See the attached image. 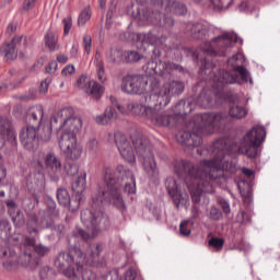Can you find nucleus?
<instances>
[{"label": "nucleus", "mask_w": 280, "mask_h": 280, "mask_svg": "<svg viewBox=\"0 0 280 280\" xmlns=\"http://www.w3.org/2000/svg\"><path fill=\"white\" fill-rule=\"evenodd\" d=\"M266 141V128L255 126L237 140L220 138L211 147L212 160H205L196 165L187 160L172 163L176 176L184 180L189 189L192 202L198 205L202 194H213L215 185H222L224 172L231 170L228 156L242 154L256 159L259 145Z\"/></svg>", "instance_id": "f257e3e1"}, {"label": "nucleus", "mask_w": 280, "mask_h": 280, "mask_svg": "<svg viewBox=\"0 0 280 280\" xmlns=\"http://www.w3.org/2000/svg\"><path fill=\"white\" fill-rule=\"evenodd\" d=\"M234 38L235 35L224 33L211 42L201 44L192 52L196 60H201V73L205 75L210 74V78H212V89L203 88L195 98L197 106L201 108H213L217 104H222L226 97L223 90L224 84H237L241 80L242 82H248L250 73L243 66L246 59L241 52H237L228 60V65L232 67V70H220L218 74L211 73V69H215L213 58H217V56H228L233 45H235L233 43Z\"/></svg>", "instance_id": "f03ea898"}, {"label": "nucleus", "mask_w": 280, "mask_h": 280, "mask_svg": "<svg viewBox=\"0 0 280 280\" xmlns=\"http://www.w3.org/2000/svg\"><path fill=\"white\" fill-rule=\"evenodd\" d=\"M104 183L105 185L98 186L92 195V210L85 209L81 212V222L88 229V232L77 226L72 233L74 240L88 242V240L95 237L102 231V224L108 222L102 211L103 205H113L119 211H126V203L121 192H119L121 187H125L127 194L137 192L135 174L124 165H118L116 168L105 167Z\"/></svg>", "instance_id": "7ed1b4c3"}, {"label": "nucleus", "mask_w": 280, "mask_h": 280, "mask_svg": "<svg viewBox=\"0 0 280 280\" xmlns=\"http://www.w3.org/2000/svg\"><path fill=\"white\" fill-rule=\"evenodd\" d=\"M102 253H104L102 244L90 245L85 254L78 246H71L69 253L58 254L55 259V268H58L65 277L71 280H93L95 273L89 267L104 268Z\"/></svg>", "instance_id": "20e7f679"}, {"label": "nucleus", "mask_w": 280, "mask_h": 280, "mask_svg": "<svg viewBox=\"0 0 280 280\" xmlns=\"http://www.w3.org/2000/svg\"><path fill=\"white\" fill-rule=\"evenodd\" d=\"M50 128L61 131L58 144L66 159L70 161L82 159L84 148L78 143L77 136L82 129V118L75 116L73 108L65 107L57 112L51 118Z\"/></svg>", "instance_id": "39448f33"}, {"label": "nucleus", "mask_w": 280, "mask_h": 280, "mask_svg": "<svg viewBox=\"0 0 280 280\" xmlns=\"http://www.w3.org/2000/svg\"><path fill=\"white\" fill-rule=\"evenodd\" d=\"M137 42L141 43L142 47L148 49L149 54L151 51V60L148 61L143 67L147 75H160V78H172L174 72L183 73L185 68L178 63L172 61L163 62L161 58V48L160 45H163L167 49H178V46L174 44H168L170 38L156 35V30H153L149 33H138L136 35Z\"/></svg>", "instance_id": "423d86ee"}, {"label": "nucleus", "mask_w": 280, "mask_h": 280, "mask_svg": "<svg viewBox=\"0 0 280 280\" xmlns=\"http://www.w3.org/2000/svg\"><path fill=\"white\" fill-rule=\"evenodd\" d=\"M226 124H229L226 114H198L186 122L184 130L177 132L176 139L186 148H199L202 145L205 135H213L215 130H224Z\"/></svg>", "instance_id": "0eeeda50"}, {"label": "nucleus", "mask_w": 280, "mask_h": 280, "mask_svg": "<svg viewBox=\"0 0 280 280\" xmlns=\"http://www.w3.org/2000/svg\"><path fill=\"white\" fill-rule=\"evenodd\" d=\"M151 3L154 8L163 10L164 14H161V11L140 9L139 7H136L135 11V2H130V4L127 5L126 12L128 16L137 19L140 25H154L163 30L174 27L173 14L177 16L187 14V7L178 0H151Z\"/></svg>", "instance_id": "6e6552de"}, {"label": "nucleus", "mask_w": 280, "mask_h": 280, "mask_svg": "<svg viewBox=\"0 0 280 280\" xmlns=\"http://www.w3.org/2000/svg\"><path fill=\"white\" fill-rule=\"evenodd\" d=\"M32 248L38 257H45L49 253V247L43 244L36 245V240L30 236H23L22 243L15 247V250L0 246V259H3L2 266L4 270L14 272L19 270V266L34 270L38 266V259L32 256Z\"/></svg>", "instance_id": "1a4fd4ad"}, {"label": "nucleus", "mask_w": 280, "mask_h": 280, "mask_svg": "<svg viewBox=\"0 0 280 280\" xmlns=\"http://www.w3.org/2000/svg\"><path fill=\"white\" fill-rule=\"evenodd\" d=\"M163 108L165 106H163L161 101L156 100L155 95L144 96L141 103H131L129 105V110H132L136 117L147 119V121H151L158 128L178 126L172 112H165Z\"/></svg>", "instance_id": "9d476101"}, {"label": "nucleus", "mask_w": 280, "mask_h": 280, "mask_svg": "<svg viewBox=\"0 0 280 280\" xmlns=\"http://www.w3.org/2000/svg\"><path fill=\"white\" fill-rule=\"evenodd\" d=\"M131 143L138 156H142L143 170L152 183H159V167H156V160L150 147V140L140 133H133L130 137Z\"/></svg>", "instance_id": "9b49d317"}, {"label": "nucleus", "mask_w": 280, "mask_h": 280, "mask_svg": "<svg viewBox=\"0 0 280 280\" xmlns=\"http://www.w3.org/2000/svg\"><path fill=\"white\" fill-rule=\"evenodd\" d=\"M44 115L45 108L43 105H34L30 107L26 114L27 126L20 132V141L26 150H34L38 128H40V124H43Z\"/></svg>", "instance_id": "f8f14e48"}, {"label": "nucleus", "mask_w": 280, "mask_h": 280, "mask_svg": "<svg viewBox=\"0 0 280 280\" xmlns=\"http://www.w3.org/2000/svg\"><path fill=\"white\" fill-rule=\"evenodd\" d=\"M46 210H39L38 214H31L26 222L28 233H38L40 229H51L54 219L58 215L56 210V201L54 198L46 196L44 198Z\"/></svg>", "instance_id": "ddd939ff"}, {"label": "nucleus", "mask_w": 280, "mask_h": 280, "mask_svg": "<svg viewBox=\"0 0 280 280\" xmlns=\"http://www.w3.org/2000/svg\"><path fill=\"white\" fill-rule=\"evenodd\" d=\"M160 84L161 81L156 77L151 79L149 95H154L155 100L163 104V106H167L174 95H180L185 91V83L182 81H171L164 83L162 88H160Z\"/></svg>", "instance_id": "4468645a"}, {"label": "nucleus", "mask_w": 280, "mask_h": 280, "mask_svg": "<svg viewBox=\"0 0 280 280\" xmlns=\"http://www.w3.org/2000/svg\"><path fill=\"white\" fill-rule=\"evenodd\" d=\"M156 77L148 78L143 74H127L122 77L120 91L126 95H144L145 97L150 95V82Z\"/></svg>", "instance_id": "2eb2a0df"}, {"label": "nucleus", "mask_w": 280, "mask_h": 280, "mask_svg": "<svg viewBox=\"0 0 280 280\" xmlns=\"http://www.w3.org/2000/svg\"><path fill=\"white\" fill-rule=\"evenodd\" d=\"M5 141L11 145H16V132L12 120L8 116H0V150L5 147ZM8 176V171L3 165V156L0 154V183Z\"/></svg>", "instance_id": "dca6fc26"}, {"label": "nucleus", "mask_w": 280, "mask_h": 280, "mask_svg": "<svg viewBox=\"0 0 280 280\" xmlns=\"http://www.w3.org/2000/svg\"><path fill=\"white\" fill-rule=\"evenodd\" d=\"M27 49V36L16 35L10 43H5L0 47V54H3L5 60H16L19 52L20 58H25Z\"/></svg>", "instance_id": "f3484780"}, {"label": "nucleus", "mask_w": 280, "mask_h": 280, "mask_svg": "<svg viewBox=\"0 0 280 280\" xmlns=\"http://www.w3.org/2000/svg\"><path fill=\"white\" fill-rule=\"evenodd\" d=\"M12 226H10V221L8 219H0V240H7L4 243H0L3 248H10L11 250H16L20 244H23V234L10 235Z\"/></svg>", "instance_id": "a211bd4d"}, {"label": "nucleus", "mask_w": 280, "mask_h": 280, "mask_svg": "<svg viewBox=\"0 0 280 280\" xmlns=\"http://www.w3.org/2000/svg\"><path fill=\"white\" fill-rule=\"evenodd\" d=\"M36 163L40 170H47L51 174H60L62 172V162L54 152L38 153Z\"/></svg>", "instance_id": "6ab92c4d"}, {"label": "nucleus", "mask_w": 280, "mask_h": 280, "mask_svg": "<svg viewBox=\"0 0 280 280\" xmlns=\"http://www.w3.org/2000/svg\"><path fill=\"white\" fill-rule=\"evenodd\" d=\"M114 141L118 148V152H120V155L127 161V163H135L137 161L135 149L132 148V144H130L128 137L121 133V131H116L114 133Z\"/></svg>", "instance_id": "aec40b11"}, {"label": "nucleus", "mask_w": 280, "mask_h": 280, "mask_svg": "<svg viewBox=\"0 0 280 280\" xmlns=\"http://www.w3.org/2000/svg\"><path fill=\"white\" fill-rule=\"evenodd\" d=\"M165 187L167 189L168 196H171L173 199L176 209H178L180 205H187L189 195L180 189V184H178L174 177L166 178Z\"/></svg>", "instance_id": "412c9836"}, {"label": "nucleus", "mask_w": 280, "mask_h": 280, "mask_svg": "<svg viewBox=\"0 0 280 280\" xmlns=\"http://www.w3.org/2000/svg\"><path fill=\"white\" fill-rule=\"evenodd\" d=\"M186 32L191 38L196 40H205L209 37V26L200 22L198 23H188L186 25Z\"/></svg>", "instance_id": "4be33fe9"}, {"label": "nucleus", "mask_w": 280, "mask_h": 280, "mask_svg": "<svg viewBox=\"0 0 280 280\" xmlns=\"http://www.w3.org/2000/svg\"><path fill=\"white\" fill-rule=\"evenodd\" d=\"M57 200L61 207H68L70 211H78L80 209V197H77L74 201L71 200L69 191L65 188L57 190Z\"/></svg>", "instance_id": "5701e85b"}, {"label": "nucleus", "mask_w": 280, "mask_h": 280, "mask_svg": "<svg viewBox=\"0 0 280 280\" xmlns=\"http://www.w3.org/2000/svg\"><path fill=\"white\" fill-rule=\"evenodd\" d=\"M191 110H194V107H191V102L179 101L174 106L172 115L178 125V124H180V121H185V116L189 115V113H191Z\"/></svg>", "instance_id": "b1692460"}, {"label": "nucleus", "mask_w": 280, "mask_h": 280, "mask_svg": "<svg viewBox=\"0 0 280 280\" xmlns=\"http://www.w3.org/2000/svg\"><path fill=\"white\" fill-rule=\"evenodd\" d=\"M229 115L232 119H244L248 115V108L244 105L233 104L230 107Z\"/></svg>", "instance_id": "393cba45"}, {"label": "nucleus", "mask_w": 280, "mask_h": 280, "mask_svg": "<svg viewBox=\"0 0 280 280\" xmlns=\"http://www.w3.org/2000/svg\"><path fill=\"white\" fill-rule=\"evenodd\" d=\"M109 102L116 106L117 110L121 114V115H135L133 110H130L129 106L130 104H141V102H143V100L137 101V102H130L127 104V106H121L119 105V103L117 102V97L115 96H109Z\"/></svg>", "instance_id": "a878e982"}, {"label": "nucleus", "mask_w": 280, "mask_h": 280, "mask_svg": "<svg viewBox=\"0 0 280 280\" xmlns=\"http://www.w3.org/2000/svg\"><path fill=\"white\" fill-rule=\"evenodd\" d=\"M86 189V173L81 174L72 184V190L77 196H82Z\"/></svg>", "instance_id": "bb28decb"}, {"label": "nucleus", "mask_w": 280, "mask_h": 280, "mask_svg": "<svg viewBox=\"0 0 280 280\" xmlns=\"http://www.w3.org/2000/svg\"><path fill=\"white\" fill-rule=\"evenodd\" d=\"M88 95H92L93 100H100L102 95H104V85L97 83V81H92L90 83V88L88 89V92H85Z\"/></svg>", "instance_id": "cd10ccee"}, {"label": "nucleus", "mask_w": 280, "mask_h": 280, "mask_svg": "<svg viewBox=\"0 0 280 280\" xmlns=\"http://www.w3.org/2000/svg\"><path fill=\"white\" fill-rule=\"evenodd\" d=\"M44 40L49 51H58V49H60V46L58 45V37H56L54 33L51 32L46 33Z\"/></svg>", "instance_id": "c85d7f7f"}, {"label": "nucleus", "mask_w": 280, "mask_h": 280, "mask_svg": "<svg viewBox=\"0 0 280 280\" xmlns=\"http://www.w3.org/2000/svg\"><path fill=\"white\" fill-rule=\"evenodd\" d=\"M95 67H96V75H97V80L104 84V82H106L107 78H106V70L104 68V61L96 59L95 60Z\"/></svg>", "instance_id": "c756f323"}, {"label": "nucleus", "mask_w": 280, "mask_h": 280, "mask_svg": "<svg viewBox=\"0 0 280 280\" xmlns=\"http://www.w3.org/2000/svg\"><path fill=\"white\" fill-rule=\"evenodd\" d=\"M231 5V2H224V0H208L207 8H212V10L220 12Z\"/></svg>", "instance_id": "7c9ffc66"}, {"label": "nucleus", "mask_w": 280, "mask_h": 280, "mask_svg": "<svg viewBox=\"0 0 280 280\" xmlns=\"http://www.w3.org/2000/svg\"><path fill=\"white\" fill-rule=\"evenodd\" d=\"M115 14H117V1L113 0L107 11V18H106L107 30H110V21H113Z\"/></svg>", "instance_id": "2f4dec72"}, {"label": "nucleus", "mask_w": 280, "mask_h": 280, "mask_svg": "<svg viewBox=\"0 0 280 280\" xmlns=\"http://www.w3.org/2000/svg\"><path fill=\"white\" fill-rule=\"evenodd\" d=\"M97 150H100V142L97 139H89L85 144V152H89V154H97Z\"/></svg>", "instance_id": "473e14b6"}, {"label": "nucleus", "mask_w": 280, "mask_h": 280, "mask_svg": "<svg viewBox=\"0 0 280 280\" xmlns=\"http://www.w3.org/2000/svg\"><path fill=\"white\" fill-rule=\"evenodd\" d=\"M91 79H89L86 75L82 74L78 80H77V88L81 89V91H84L86 93L91 86Z\"/></svg>", "instance_id": "72a5a7b5"}, {"label": "nucleus", "mask_w": 280, "mask_h": 280, "mask_svg": "<svg viewBox=\"0 0 280 280\" xmlns=\"http://www.w3.org/2000/svg\"><path fill=\"white\" fill-rule=\"evenodd\" d=\"M124 58L126 62H139V60L143 59L138 51L135 50H127L124 52Z\"/></svg>", "instance_id": "f704fd0d"}, {"label": "nucleus", "mask_w": 280, "mask_h": 280, "mask_svg": "<svg viewBox=\"0 0 280 280\" xmlns=\"http://www.w3.org/2000/svg\"><path fill=\"white\" fill-rule=\"evenodd\" d=\"M208 246H210V248H214L217 253H219V250H222L224 247V238L213 236L209 240Z\"/></svg>", "instance_id": "c9c22d12"}, {"label": "nucleus", "mask_w": 280, "mask_h": 280, "mask_svg": "<svg viewBox=\"0 0 280 280\" xmlns=\"http://www.w3.org/2000/svg\"><path fill=\"white\" fill-rule=\"evenodd\" d=\"M124 50L118 48H112L109 52V60L112 62H121L124 60Z\"/></svg>", "instance_id": "e433bc0d"}, {"label": "nucleus", "mask_w": 280, "mask_h": 280, "mask_svg": "<svg viewBox=\"0 0 280 280\" xmlns=\"http://www.w3.org/2000/svg\"><path fill=\"white\" fill-rule=\"evenodd\" d=\"M88 21H91V8H85L79 15V25H86Z\"/></svg>", "instance_id": "4c0bfd02"}, {"label": "nucleus", "mask_w": 280, "mask_h": 280, "mask_svg": "<svg viewBox=\"0 0 280 280\" xmlns=\"http://www.w3.org/2000/svg\"><path fill=\"white\" fill-rule=\"evenodd\" d=\"M179 233L184 237L191 235V224L189 223V221H183L179 224Z\"/></svg>", "instance_id": "58836bf2"}, {"label": "nucleus", "mask_w": 280, "mask_h": 280, "mask_svg": "<svg viewBox=\"0 0 280 280\" xmlns=\"http://www.w3.org/2000/svg\"><path fill=\"white\" fill-rule=\"evenodd\" d=\"M7 209L10 218L12 219L14 215H16L21 210L16 206V202L9 200L7 201Z\"/></svg>", "instance_id": "ea45409f"}, {"label": "nucleus", "mask_w": 280, "mask_h": 280, "mask_svg": "<svg viewBox=\"0 0 280 280\" xmlns=\"http://www.w3.org/2000/svg\"><path fill=\"white\" fill-rule=\"evenodd\" d=\"M13 224L21 229V226H25V215L22 213V211L18 212L16 215L11 218Z\"/></svg>", "instance_id": "a19ab883"}, {"label": "nucleus", "mask_w": 280, "mask_h": 280, "mask_svg": "<svg viewBox=\"0 0 280 280\" xmlns=\"http://www.w3.org/2000/svg\"><path fill=\"white\" fill-rule=\"evenodd\" d=\"M62 24H63V34L65 36H67L71 32V27H73V20L71 19V16L68 15L62 20Z\"/></svg>", "instance_id": "79ce46f5"}, {"label": "nucleus", "mask_w": 280, "mask_h": 280, "mask_svg": "<svg viewBox=\"0 0 280 280\" xmlns=\"http://www.w3.org/2000/svg\"><path fill=\"white\" fill-rule=\"evenodd\" d=\"M83 47H84V51L88 55L91 54V49H92V38H91V35H84L83 36Z\"/></svg>", "instance_id": "37998d69"}, {"label": "nucleus", "mask_w": 280, "mask_h": 280, "mask_svg": "<svg viewBox=\"0 0 280 280\" xmlns=\"http://www.w3.org/2000/svg\"><path fill=\"white\" fill-rule=\"evenodd\" d=\"M65 172L68 176H75V174H78V166L75 165H71V164H67L65 166Z\"/></svg>", "instance_id": "c03bdc74"}, {"label": "nucleus", "mask_w": 280, "mask_h": 280, "mask_svg": "<svg viewBox=\"0 0 280 280\" xmlns=\"http://www.w3.org/2000/svg\"><path fill=\"white\" fill-rule=\"evenodd\" d=\"M210 218L211 220H220L222 218V212H220V209L215 207L210 208Z\"/></svg>", "instance_id": "a18cd8bd"}, {"label": "nucleus", "mask_w": 280, "mask_h": 280, "mask_svg": "<svg viewBox=\"0 0 280 280\" xmlns=\"http://www.w3.org/2000/svg\"><path fill=\"white\" fill-rule=\"evenodd\" d=\"M49 84H51V79L47 78L44 81H42L39 85V93H47L49 89Z\"/></svg>", "instance_id": "49530a36"}, {"label": "nucleus", "mask_w": 280, "mask_h": 280, "mask_svg": "<svg viewBox=\"0 0 280 280\" xmlns=\"http://www.w3.org/2000/svg\"><path fill=\"white\" fill-rule=\"evenodd\" d=\"M105 117H107V119H117V110H115L113 107H107L105 109Z\"/></svg>", "instance_id": "de8ad7c7"}, {"label": "nucleus", "mask_w": 280, "mask_h": 280, "mask_svg": "<svg viewBox=\"0 0 280 280\" xmlns=\"http://www.w3.org/2000/svg\"><path fill=\"white\" fill-rule=\"evenodd\" d=\"M137 279V269L130 268L125 272V280H135Z\"/></svg>", "instance_id": "09e8293b"}, {"label": "nucleus", "mask_w": 280, "mask_h": 280, "mask_svg": "<svg viewBox=\"0 0 280 280\" xmlns=\"http://www.w3.org/2000/svg\"><path fill=\"white\" fill-rule=\"evenodd\" d=\"M36 5V0H24L23 2V10L25 12H30Z\"/></svg>", "instance_id": "8fccbe9b"}, {"label": "nucleus", "mask_w": 280, "mask_h": 280, "mask_svg": "<svg viewBox=\"0 0 280 280\" xmlns=\"http://www.w3.org/2000/svg\"><path fill=\"white\" fill-rule=\"evenodd\" d=\"M95 121L100 126H106V124H108V118L106 117V114L98 115V116L95 117Z\"/></svg>", "instance_id": "3c124183"}, {"label": "nucleus", "mask_w": 280, "mask_h": 280, "mask_svg": "<svg viewBox=\"0 0 280 280\" xmlns=\"http://www.w3.org/2000/svg\"><path fill=\"white\" fill-rule=\"evenodd\" d=\"M75 73V67L73 66H67L66 68L62 69L61 75H73Z\"/></svg>", "instance_id": "603ef678"}, {"label": "nucleus", "mask_w": 280, "mask_h": 280, "mask_svg": "<svg viewBox=\"0 0 280 280\" xmlns=\"http://www.w3.org/2000/svg\"><path fill=\"white\" fill-rule=\"evenodd\" d=\"M56 69H58V62L51 61V62L46 67V73H56Z\"/></svg>", "instance_id": "864d4df0"}, {"label": "nucleus", "mask_w": 280, "mask_h": 280, "mask_svg": "<svg viewBox=\"0 0 280 280\" xmlns=\"http://www.w3.org/2000/svg\"><path fill=\"white\" fill-rule=\"evenodd\" d=\"M220 205L222 207L223 213H231V206H229V202H226V200H221Z\"/></svg>", "instance_id": "5fc2aeb1"}, {"label": "nucleus", "mask_w": 280, "mask_h": 280, "mask_svg": "<svg viewBox=\"0 0 280 280\" xmlns=\"http://www.w3.org/2000/svg\"><path fill=\"white\" fill-rule=\"evenodd\" d=\"M43 191H45V184H43V182H42L38 190L37 191L34 190V196H35L36 200H38V194H43Z\"/></svg>", "instance_id": "6e6d98bb"}, {"label": "nucleus", "mask_w": 280, "mask_h": 280, "mask_svg": "<svg viewBox=\"0 0 280 280\" xmlns=\"http://www.w3.org/2000/svg\"><path fill=\"white\" fill-rule=\"evenodd\" d=\"M78 57V46L72 45L70 49V58H77Z\"/></svg>", "instance_id": "4d7b16f0"}, {"label": "nucleus", "mask_w": 280, "mask_h": 280, "mask_svg": "<svg viewBox=\"0 0 280 280\" xmlns=\"http://www.w3.org/2000/svg\"><path fill=\"white\" fill-rule=\"evenodd\" d=\"M7 32L8 34H14V32H16V24L14 23L9 24L7 27Z\"/></svg>", "instance_id": "13d9d810"}, {"label": "nucleus", "mask_w": 280, "mask_h": 280, "mask_svg": "<svg viewBox=\"0 0 280 280\" xmlns=\"http://www.w3.org/2000/svg\"><path fill=\"white\" fill-rule=\"evenodd\" d=\"M57 60L58 62H61L62 65H65V62H67L69 58L67 57V55H58Z\"/></svg>", "instance_id": "bf43d9fd"}, {"label": "nucleus", "mask_w": 280, "mask_h": 280, "mask_svg": "<svg viewBox=\"0 0 280 280\" xmlns=\"http://www.w3.org/2000/svg\"><path fill=\"white\" fill-rule=\"evenodd\" d=\"M195 1V3H200L201 5H208V3H209V0H194Z\"/></svg>", "instance_id": "052dcab7"}, {"label": "nucleus", "mask_w": 280, "mask_h": 280, "mask_svg": "<svg viewBox=\"0 0 280 280\" xmlns=\"http://www.w3.org/2000/svg\"><path fill=\"white\" fill-rule=\"evenodd\" d=\"M243 174H245V176H253V171L248 170V168H244L243 170Z\"/></svg>", "instance_id": "680f3d73"}, {"label": "nucleus", "mask_w": 280, "mask_h": 280, "mask_svg": "<svg viewBox=\"0 0 280 280\" xmlns=\"http://www.w3.org/2000/svg\"><path fill=\"white\" fill-rule=\"evenodd\" d=\"M98 3L101 10H104V8H106V0H98Z\"/></svg>", "instance_id": "e2e57ef3"}, {"label": "nucleus", "mask_w": 280, "mask_h": 280, "mask_svg": "<svg viewBox=\"0 0 280 280\" xmlns=\"http://www.w3.org/2000/svg\"><path fill=\"white\" fill-rule=\"evenodd\" d=\"M192 213H194V218H198V207L196 206L192 207Z\"/></svg>", "instance_id": "0e129e2a"}, {"label": "nucleus", "mask_w": 280, "mask_h": 280, "mask_svg": "<svg viewBox=\"0 0 280 280\" xmlns=\"http://www.w3.org/2000/svg\"><path fill=\"white\" fill-rule=\"evenodd\" d=\"M48 136L45 139V141H49L50 137H51V129H47Z\"/></svg>", "instance_id": "69168bd1"}, {"label": "nucleus", "mask_w": 280, "mask_h": 280, "mask_svg": "<svg viewBox=\"0 0 280 280\" xmlns=\"http://www.w3.org/2000/svg\"><path fill=\"white\" fill-rule=\"evenodd\" d=\"M5 196V191H0V198H3Z\"/></svg>", "instance_id": "338daca9"}, {"label": "nucleus", "mask_w": 280, "mask_h": 280, "mask_svg": "<svg viewBox=\"0 0 280 280\" xmlns=\"http://www.w3.org/2000/svg\"><path fill=\"white\" fill-rule=\"evenodd\" d=\"M58 229H59L60 231H63V230H65V225H58Z\"/></svg>", "instance_id": "774afa93"}]
</instances>
